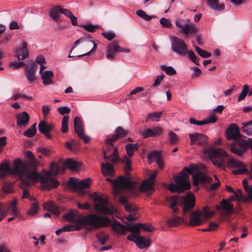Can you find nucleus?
Masks as SVG:
<instances>
[{
  "label": "nucleus",
  "instance_id": "obj_47",
  "mask_svg": "<svg viewBox=\"0 0 252 252\" xmlns=\"http://www.w3.org/2000/svg\"><path fill=\"white\" fill-rule=\"evenodd\" d=\"M122 161L125 164V172L126 174H128L129 171L131 170V160L127 156H125L122 158Z\"/></svg>",
  "mask_w": 252,
  "mask_h": 252
},
{
  "label": "nucleus",
  "instance_id": "obj_32",
  "mask_svg": "<svg viewBox=\"0 0 252 252\" xmlns=\"http://www.w3.org/2000/svg\"><path fill=\"white\" fill-rule=\"evenodd\" d=\"M80 229L79 226L77 225H71V224H66L63 226L61 228L57 229L55 233L57 235H59L61 234V233L66 231H77Z\"/></svg>",
  "mask_w": 252,
  "mask_h": 252
},
{
  "label": "nucleus",
  "instance_id": "obj_3",
  "mask_svg": "<svg viewBox=\"0 0 252 252\" xmlns=\"http://www.w3.org/2000/svg\"><path fill=\"white\" fill-rule=\"evenodd\" d=\"M192 169L184 167L178 175L174 177L175 184L172 183L168 187L171 192L181 193L190 189V185L189 175L191 174Z\"/></svg>",
  "mask_w": 252,
  "mask_h": 252
},
{
  "label": "nucleus",
  "instance_id": "obj_4",
  "mask_svg": "<svg viewBox=\"0 0 252 252\" xmlns=\"http://www.w3.org/2000/svg\"><path fill=\"white\" fill-rule=\"evenodd\" d=\"M90 197L95 202L94 209L98 212L105 215L113 213V207L107 198L102 197L96 192L91 194Z\"/></svg>",
  "mask_w": 252,
  "mask_h": 252
},
{
  "label": "nucleus",
  "instance_id": "obj_8",
  "mask_svg": "<svg viewBox=\"0 0 252 252\" xmlns=\"http://www.w3.org/2000/svg\"><path fill=\"white\" fill-rule=\"evenodd\" d=\"M249 147V139L247 141L241 138H236L230 146L231 152L238 156L242 155Z\"/></svg>",
  "mask_w": 252,
  "mask_h": 252
},
{
  "label": "nucleus",
  "instance_id": "obj_53",
  "mask_svg": "<svg viewBox=\"0 0 252 252\" xmlns=\"http://www.w3.org/2000/svg\"><path fill=\"white\" fill-rule=\"evenodd\" d=\"M208 137L200 133L199 135L197 144L200 146H206L208 145Z\"/></svg>",
  "mask_w": 252,
  "mask_h": 252
},
{
  "label": "nucleus",
  "instance_id": "obj_42",
  "mask_svg": "<svg viewBox=\"0 0 252 252\" xmlns=\"http://www.w3.org/2000/svg\"><path fill=\"white\" fill-rule=\"evenodd\" d=\"M10 167L9 163L3 161L0 164V178L3 177L9 171Z\"/></svg>",
  "mask_w": 252,
  "mask_h": 252
},
{
  "label": "nucleus",
  "instance_id": "obj_61",
  "mask_svg": "<svg viewBox=\"0 0 252 252\" xmlns=\"http://www.w3.org/2000/svg\"><path fill=\"white\" fill-rule=\"evenodd\" d=\"M25 65V63L23 62L9 63V66L13 69H18Z\"/></svg>",
  "mask_w": 252,
  "mask_h": 252
},
{
  "label": "nucleus",
  "instance_id": "obj_62",
  "mask_svg": "<svg viewBox=\"0 0 252 252\" xmlns=\"http://www.w3.org/2000/svg\"><path fill=\"white\" fill-rule=\"evenodd\" d=\"M38 211V205L37 203H34L32 204L28 213L29 215L33 216L36 214Z\"/></svg>",
  "mask_w": 252,
  "mask_h": 252
},
{
  "label": "nucleus",
  "instance_id": "obj_31",
  "mask_svg": "<svg viewBox=\"0 0 252 252\" xmlns=\"http://www.w3.org/2000/svg\"><path fill=\"white\" fill-rule=\"evenodd\" d=\"M101 170L104 176H114V169L110 163H101Z\"/></svg>",
  "mask_w": 252,
  "mask_h": 252
},
{
  "label": "nucleus",
  "instance_id": "obj_30",
  "mask_svg": "<svg viewBox=\"0 0 252 252\" xmlns=\"http://www.w3.org/2000/svg\"><path fill=\"white\" fill-rule=\"evenodd\" d=\"M43 208L45 210L51 212L57 217L60 214V211L53 202L50 201L45 203L43 205Z\"/></svg>",
  "mask_w": 252,
  "mask_h": 252
},
{
  "label": "nucleus",
  "instance_id": "obj_7",
  "mask_svg": "<svg viewBox=\"0 0 252 252\" xmlns=\"http://www.w3.org/2000/svg\"><path fill=\"white\" fill-rule=\"evenodd\" d=\"M91 182L90 178H87L85 180L79 181L77 178L71 177L69 179L68 185L75 191L84 194L83 189L90 188Z\"/></svg>",
  "mask_w": 252,
  "mask_h": 252
},
{
  "label": "nucleus",
  "instance_id": "obj_20",
  "mask_svg": "<svg viewBox=\"0 0 252 252\" xmlns=\"http://www.w3.org/2000/svg\"><path fill=\"white\" fill-rule=\"evenodd\" d=\"M193 184L194 186H197L199 183H209L212 181V179L200 171H198L192 175Z\"/></svg>",
  "mask_w": 252,
  "mask_h": 252
},
{
  "label": "nucleus",
  "instance_id": "obj_34",
  "mask_svg": "<svg viewBox=\"0 0 252 252\" xmlns=\"http://www.w3.org/2000/svg\"><path fill=\"white\" fill-rule=\"evenodd\" d=\"M220 204L222 208L225 210L224 215L228 216L230 214L233 213V206L226 201L224 199L220 202Z\"/></svg>",
  "mask_w": 252,
  "mask_h": 252
},
{
  "label": "nucleus",
  "instance_id": "obj_60",
  "mask_svg": "<svg viewBox=\"0 0 252 252\" xmlns=\"http://www.w3.org/2000/svg\"><path fill=\"white\" fill-rule=\"evenodd\" d=\"M10 210V205L9 204L0 203V213L5 214L7 215Z\"/></svg>",
  "mask_w": 252,
  "mask_h": 252
},
{
  "label": "nucleus",
  "instance_id": "obj_16",
  "mask_svg": "<svg viewBox=\"0 0 252 252\" xmlns=\"http://www.w3.org/2000/svg\"><path fill=\"white\" fill-rule=\"evenodd\" d=\"M227 165L230 167L238 168L233 171L234 174H244L247 172L245 165L240 161L234 158H229L227 161Z\"/></svg>",
  "mask_w": 252,
  "mask_h": 252
},
{
  "label": "nucleus",
  "instance_id": "obj_52",
  "mask_svg": "<svg viewBox=\"0 0 252 252\" xmlns=\"http://www.w3.org/2000/svg\"><path fill=\"white\" fill-rule=\"evenodd\" d=\"M188 54L189 58L191 62H193L196 65H199L200 64L199 58L195 55L192 51H188Z\"/></svg>",
  "mask_w": 252,
  "mask_h": 252
},
{
  "label": "nucleus",
  "instance_id": "obj_51",
  "mask_svg": "<svg viewBox=\"0 0 252 252\" xmlns=\"http://www.w3.org/2000/svg\"><path fill=\"white\" fill-rule=\"evenodd\" d=\"M194 47L198 54L202 58H207L211 56V54L210 53L203 50L197 46H194Z\"/></svg>",
  "mask_w": 252,
  "mask_h": 252
},
{
  "label": "nucleus",
  "instance_id": "obj_25",
  "mask_svg": "<svg viewBox=\"0 0 252 252\" xmlns=\"http://www.w3.org/2000/svg\"><path fill=\"white\" fill-rule=\"evenodd\" d=\"M16 118L17 125L19 126H26L29 122L30 116L27 112H23L18 114Z\"/></svg>",
  "mask_w": 252,
  "mask_h": 252
},
{
  "label": "nucleus",
  "instance_id": "obj_45",
  "mask_svg": "<svg viewBox=\"0 0 252 252\" xmlns=\"http://www.w3.org/2000/svg\"><path fill=\"white\" fill-rule=\"evenodd\" d=\"M36 131V124L35 123L32 125L29 129L24 131L23 134L28 137H32L35 134Z\"/></svg>",
  "mask_w": 252,
  "mask_h": 252
},
{
  "label": "nucleus",
  "instance_id": "obj_27",
  "mask_svg": "<svg viewBox=\"0 0 252 252\" xmlns=\"http://www.w3.org/2000/svg\"><path fill=\"white\" fill-rule=\"evenodd\" d=\"M179 197H180L178 195L173 196L170 198L169 200L170 203L169 207L172 209V214H178L179 212V209L176 207L177 205H181V203H180L179 201Z\"/></svg>",
  "mask_w": 252,
  "mask_h": 252
},
{
  "label": "nucleus",
  "instance_id": "obj_50",
  "mask_svg": "<svg viewBox=\"0 0 252 252\" xmlns=\"http://www.w3.org/2000/svg\"><path fill=\"white\" fill-rule=\"evenodd\" d=\"M179 139L178 135L172 131L168 132V140L170 144H175Z\"/></svg>",
  "mask_w": 252,
  "mask_h": 252
},
{
  "label": "nucleus",
  "instance_id": "obj_48",
  "mask_svg": "<svg viewBox=\"0 0 252 252\" xmlns=\"http://www.w3.org/2000/svg\"><path fill=\"white\" fill-rule=\"evenodd\" d=\"M162 113V112L149 113L147 116V121L151 119L154 121L158 122Z\"/></svg>",
  "mask_w": 252,
  "mask_h": 252
},
{
  "label": "nucleus",
  "instance_id": "obj_9",
  "mask_svg": "<svg viewBox=\"0 0 252 252\" xmlns=\"http://www.w3.org/2000/svg\"><path fill=\"white\" fill-rule=\"evenodd\" d=\"M171 39L172 41L171 49L173 52L180 56H184L188 54L187 45L183 39L175 36H173L171 37Z\"/></svg>",
  "mask_w": 252,
  "mask_h": 252
},
{
  "label": "nucleus",
  "instance_id": "obj_15",
  "mask_svg": "<svg viewBox=\"0 0 252 252\" xmlns=\"http://www.w3.org/2000/svg\"><path fill=\"white\" fill-rule=\"evenodd\" d=\"M115 134L113 135L111 137L106 139V142L108 144L109 147H113V142L117 141L121 137H124L126 136L128 131L127 129L124 128L123 127H117L115 129Z\"/></svg>",
  "mask_w": 252,
  "mask_h": 252
},
{
  "label": "nucleus",
  "instance_id": "obj_1",
  "mask_svg": "<svg viewBox=\"0 0 252 252\" xmlns=\"http://www.w3.org/2000/svg\"><path fill=\"white\" fill-rule=\"evenodd\" d=\"M25 156L29 159V161L22 162L20 158L15 159L13 162L14 166L10 171L12 175L18 177L22 182L21 188L30 186L37 182H39L42 188L45 190H50L59 185V182L55 178L59 171L57 164L52 162L51 170L42 175L37 172L36 166L38 162L32 152L27 151Z\"/></svg>",
  "mask_w": 252,
  "mask_h": 252
},
{
  "label": "nucleus",
  "instance_id": "obj_64",
  "mask_svg": "<svg viewBox=\"0 0 252 252\" xmlns=\"http://www.w3.org/2000/svg\"><path fill=\"white\" fill-rule=\"evenodd\" d=\"M101 35L109 41L112 40L115 37V34L112 32H102Z\"/></svg>",
  "mask_w": 252,
  "mask_h": 252
},
{
  "label": "nucleus",
  "instance_id": "obj_19",
  "mask_svg": "<svg viewBox=\"0 0 252 252\" xmlns=\"http://www.w3.org/2000/svg\"><path fill=\"white\" fill-rule=\"evenodd\" d=\"M36 71V65L32 63L27 65L25 68V76L30 83H33L36 80L35 72Z\"/></svg>",
  "mask_w": 252,
  "mask_h": 252
},
{
  "label": "nucleus",
  "instance_id": "obj_28",
  "mask_svg": "<svg viewBox=\"0 0 252 252\" xmlns=\"http://www.w3.org/2000/svg\"><path fill=\"white\" fill-rule=\"evenodd\" d=\"M135 244L139 249H143L150 246L151 240L148 237L144 238L143 236H139L136 239Z\"/></svg>",
  "mask_w": 252,
  "mask_h": 252
},
{
  "label": "nucleus",
  "instance_id": "obj_2",
  "mask_svg": "<svg viewBox=\"0 0 252 252\" xmlns=\"http://www.w3.org/2000/svg\"><path fill=\"white\" fill-rule=\"evenodd\" d=\"M79 213L75 210H71L63 216V219L69 222H75L79 226H89V230L91 231L99 228L108 226L111 222V220L106 217L95 214L88 215L84 217L76 218Z\"/></svg>",
  "mask_w": 252,
  "mask_h": 252
},
{
  "label": "nucleus",
  "instance_id": "obj_38",
  "mask_svg": "<svg viewBox=\"0 0 252 252\" xmlns=\"http://www.w3.org/2000/svg\"><path fill=\"white\" fill-rule=\"evenodd\" d=\"M173 217L167 220V224L169 227L176 226L177 225L183 223L184 220L182 218L180 217H176L175 214H173Z\"/></svg>",
  "mask_w": 252,
  "mask_h": 252
},
{
  "label": "nucleus",
  "instance_id": "obj_54",
  "mask_svg": "<svg viewBox=\"0 0 252 252\" xmlns=\"http://www.w3.org/2000/svg\"><path fill=\"white\" fill-rule=\"evenodd\" d=\"M140 134L143 138H146L149 137H154L153 129L148 128L141 131Z\"/></svg>",
  "mask_w": 252,
  "mask_h": 252
},
{
  "label": "nucleus",
  "instance_id": "obj_46",
  "mask_svg": "<svg viewBox=\"0 0 252 252\" xmlns=\"http://www.w3.org/2000/svg\"><path fill=\"white\" fill-rule=\"evenodd\" d=\"M69 120V117L68 115H65L63 117L62 122L61 131L63 133H66L68 131V123Z\"/></svg>",
  "mask_w": 252,
  "mask_h": 252
},
{
  "label": "nucleus",
  "instance_id": "obj_18",
  "mask_svg": "<svg viewBox=\"0 0 252 252\" xmlns=\"http://www.w3.org/2000/svg\"><path fill=\"white\" fill-rule=\"evenodd\" d=\"M55 126L52 123L48 124L45 121H41L38 125V128L40 133L44 134L48 139H52L50 132L53 131Z\"/></svg>",
  "mask_w": 252,
  "mask_h": 252
},
{
  "label": "nucleus",
  "instance_id": "obj_44",
  "mask_svg": "<svg viewBox=\"0 0 252 252\" xmlns=\"http://www.w3.org/2000/svg\"><path fill=\"white\" fill-rule=\"evenodd\" d=\"M249 86L248 85L246 84L243 86L242 91L240 93L238 97V101H241L243 100H244L247 95L248 94L249 95Z\"/></svg>",
  "mask_w": 252,
  "mask_h": 252
},
{
  "label": "nucleus",
  "instance_id": "obj_29",
  "mask_svg": "<svg viewBox=\"0 0 252 252\" xmlns=\"http://www.w3.org/2000/svg\"><path fill=\"white\" fill-rule=\"evenodd\" d=\"M66 168L73 171L77 170L81 166V163L71 158H67L64 162Z\"/></svg>",
  "mask_w": 252,
  "mask_h": 252
},
{
  "label": "nucleus",
  "instance_id": "obj_12",
  "mask_svg": "<svg viewBox=\"0 0 252 252\" xmlns=\"http://www.w3.org/2000/svg\"><path fill=\"white\" fill-rule=\"evenodd\" d=\"M107 145V149L103 150V158L105 160H110L112 163L116 164L120 160L118 156V151L117 147L114 148L109 147L108 144L105 142Z\"/></svg>",
  "mask_w": 252,
  "mask_h": 252
},
{
  "label": "nucleus",
  "instance_id": "obj_24",
  "mask_svg": "<svg viewBox=\"0 0 252 252\" xmlns=\"http://www.w3.org/2000/svg\"><path fill=\"white\" fill-rule=\"evenodd\" d=\"M147 158L149 160L155 159L156 162L159 168H161L163 166V160L160 156V152L154 151L148 154Z\"/></svg>",
  "mask_w": 252,
  "mask_h": 252
},
{
  "label": "nucleus",
  "instance_id": "obj_56",
  "mask_svg": "<svg viewBox=\"0 0 252 252\" xmlns=\"http://www.w3.org/2000/svg\"><path fill=\"white\" fill-rule=\"evenodd\" d=\"M234 196L235 198V200L237 201H242L246 202H249V201H246L244 199L245 197H243L242 195V190L238 189L236 191H234Z\"/></svg>",
  "mask_w": 252,
  "mask_h": 252
},
{
  "label": "nucleus",
  "instance_id": "obj_17",
  "mask_svg": "<svg viewBox=\"0 0 252 252\" xmlns=\"http://www.w3.org/2000/svg\"><path fill=\"white\" fill-rule=\"evenodd\" d=\"M122 48L116 42H113L110 43L106 47V57L107 59L111 61L116 60L115 54L121 52Z\"/></svg>",
  "mask_w": 252,
  "mask_h": 252
},
{
  "label": "nucleus",
  "instance_id": "obj_6",
  "mask_svg": "<svg viewBox=\"0 0 252 252\" xmlns=\"http://www.w3.org/2000/svg\"><path fill=\"white\" fill-rule=\"evenodd\" d=\"M106 180L112 183L114 186L113 193L116 196L119 194L121 189H132L136 184L135 182L132 181L130 178L123 176H119L115 180L106 178Z\"/></svg>",
  "mask_w": 252,
  "mask_h": 252
},
{
  "label": "nucleus",
  "instance_id": "obj_49",
  "mask_svg": "<svg viewBox=\"0 0 252 252\" xmlns=\"http://www.w3.org/2000/svg\"><path fill=\"white\" fill-rule=\"evenodd\" d=\"M160 68L168 75L172 76L176 73V70L171 66H167L165 65H161Z\"/></svg>",
  "mask_w": 252,
  "mask_h": 252
},
{
  "label": "nucleus",
  "instance_id": "obj_36",
  "mask_svg": "<svg viewBox=\"0 0 252 252\" xmlns=\"http://www.w3.org/2000/svg\"><path fill=\"white\" fill-rule=\"evenodd\" d=\"M59 12L61 13L60 5H58L51 9L50 13V17L57 23H59L61 21Z\"/></svg>",
  "mask_w": 252,
  "mask_h": 252
},
{
  "label": "nucleus",
  "instance_id": "obj_58",
  "mask_svg": "<svg viewBox=\"0 0 252 252\" xmlns=\"http://www.w3.org/2000/svg\"><path fill=\"white\" fill-rule=\"evenodd\" d=\"M214 212L210 211L208 207H204L203 209V215L205 219H207L212 218L214 216Z\"/></svg>",
  "mask_w": 252,
  "mask_h": 252
},
{
  "label": "nucleus",
  "instance_id": "obj_23",
  "mask_svg": "<svg viewBox=\"0 0 252 252\" xmlns=\"http://www.w3.org/2000/svg\"><path fill=\"white\" fill-rule=\"evenodd\" d=\"M128 225H132V223H127L126 225H125L115 222L112 224L111 227L118 235H124L127 230L129 231Z\"/></svg>",
  "mask_w": 252,
  "mask_h": 252
},
{
  "label": "nucleus",
  "instance_id": "obj_63",
  "mask_svg": "<svg viewBox=\"0 0 252 252\" xmlns=\"http://www.w3.org/2000/svg\"><path fill=\"white\" fill-rule=\"evenodd\" d=\"M164 77V75L163 73H161L159 75H158L156 78L154 84L152 85L153 88H156L159 85L161 81L163 80Z\"/></svg>",
  "mask_w": 252,
  "mask_h": 252
},
{
  "label": "nucleus",
  "instance_id": "obj_11",
  "mask_svg": "<svg viewBox=\"0 0 252 252\" xmlns=\"http://www.w3.org/2000/svg\"><path fill=\"white\" fill-rule=\"evenodd\" d=\"M183 203V214L189 213L195 206V197L192 193H188L185 197H181Z\"/></svg>",
  "mask_w": 252,
  "mask_h": 252
},
{
  "label": "nucleus",
  "instance_id": "obj_43",
  "mask_svg": "<svg viewBox=\"0 0 252 252\" xmlns=\"http://www.w3.org/2000/svg\"><path fill=\"white\" fill-rule=\"evenodd\" d=\"M136 14L140 18L146 21H149L153 18H157L156 16L149 15L142 10H138L136 12Z\"/></svg>",
  "mask_w": 252,
  "mask_h": 252
},
{
  "label": "nucleus",
  "instance_id": "obj_41",
  "mask_svg": "<svg viewBox=\"0 0 252 252\" xmlns=\"http://www.w3.org/2000/svg\"><path fill=\"white\" fill-rule=\"evenodd\" d=\"M242 130L247 135L252 136V120L248 122L243 123Z\"/></svg>",
  "mask_w": 252,
  "mask_h": 252
},
{
  "label": "nucleus",
  "instance_id": "obj_21",
  "mask_svg": "<svg viewBox=\"0 0 252 252\" xmlns=\"http://www.w3.org/2000/svg\"><path fill=\"white\" fill-rule=\"evenodd\" d=\"M227 140L236 139L240 135V130L237 125L230 124L225 131Z\"/></svg>",
  "mask_w": 252,
  "mask_h": 252
},
{
  "label": "nucleus",
  "instance_id": "obj_26",
  "mask_svg": "<svg viewBox=\"0 0 252 252\" xmlns=\"http://www.w3.org/2000/svg\"><path fill=\"white\" fill-rule=\"evenodd\" d=\"M41 75V78L42 80V83L45 86L51 85L53 84V78L54 74L52 71H45Z\"/></svg>",
  "mask_w": 252,
  "mask_h": 252
},
{
  "label": "nucleus",
  "instance_id": "obj_35",
  "mask_svg": "<svg viewBox=\"0 0 252 252\" xmlns=\"http://www.w3.org/2000/svg\"><path fill=\"white\" fill-rule=\"evenodd\" d=\"M243 185L244 189L248 192V195L245 196L244 200L246 201H252V185L249 187L247 179H244L243 181Z\"/></svg>",
  "mask_w": 252,
  "mask_h": 252
},
{
  "label": "nucleus",
  "instance_id": "obj_59",
  "mask_svg": "<svg viewBox=\"0 0 252 252\" xmlns=\"http://www.w3.org/2000/svg\"><path fill=\"white\" fill-rule=\"evenodd\" d=\"M82 27H83L87 31L92 32H95L97 29L99 28V26L93 25L91 24L83 25H82Z\"/></svg>",
  "mask_w": 252,
  "mask_h": 252
},
{
  "label": "nucleus",
  "instance_id": "obj_39",
  "mask_svg": "<svg viewBox=\"0 0 252 252\" xmlns=\"http://www.w3.org/2000/svg\"><path fill=\"white\" fill-rule=\"evenodd\" d=\"M28 54L27 44L26 42H23V47L20 50V54H19L18 52H17L16 53V57L19 60H24L28 57Z\"/></svg>",
  "mask_w": 252,
  "mask_h": 252
},
{
  "label": "nucleus",
  "instance_id": "obj_33",
  "mask_svg": "<svg viewBox=\"0 0 252 252\" xmlns=\"http://www.w3.org/2000/svg\"><path fill=\"white\" fill-rule=\"evenodd\" d=\"M218 0H207V3L209 7L215 11H220L224 9V5L223 3H218Z\"/></svg>",
  "mask_w": 252,
  "mask_h": 252
},
{
  "label": "nucleus",
  "instance_id": "obj_10",
  "mask_svg": "<svg viewBox=\"0 0 252 252\" xmlns=\"http://www.w3.org/2000/svg\"><path fill=\"white\" fill-rule=\"evenodd\" d=\"M175 24L177 27L181 29V32L185 35H188L189 33L194 34L198 31V28L195 25L191 24L189 19H177Z\"/></svg>",
  "mask_w": 252,
  "mask_h": 252
},
{
  "label": "nucleus",
  "instance_id": "obj_37",
  "mask_svg": "<svg viewBox=\"0 0 252 252\" xmlns=\"http://www.w3.org/2000/svg\"><path fill=\"white\" fill-rule=\"evenodd\" d=\"M138 148L139 146L137 143H128L126 145L125 149L128 157H132L133 155L134 152L138 150Z\"/></svg>",
  "mask_w": 252,
  "mask_h": 252
},
{
  "label": "nucleus",
  "instance_id": "obj_40",
  "mask_svg": "<svg viewBox=\"0 0 252 252\" xmlns=\"http://www.w3.org/2000/svg\"><path fill=\"white\" fill-rule=\"evenodd\" d=\"M150 180L146 179L142 181L140 185L141 190L144 191H150L153 189L154 182H151Z\"/></svg>",
  "mask_w": 252,
  "mask_h": 252
},
{
  "label": "nucleus",
  "instance_id": "obj_22",
  "mask_svg": "<svg viewBox=\"0 0 252 252\" xmlns=\"http://www.w3.org/2000/svg\"><path fill=\"white\" fill-rule=\"evenodd\" d=\"M202 213L198 211L193 212L190 214V220L188 223V225L191 226H196L201 225L205 222V220L201 219Z\"/></svg>",
  "mask_w": 252,
  "mask_h": 252
},
{
  "label": "nucleus",
  "instance_id": "obj_55",
  "mask_svg": "<svg viewBox=\"0 0 252 252\" xmlns=\"http://www.w3.org/2000/svg\"><path fill=\"white\" fill-rule=\"evenodd\" d=\"M96 237L101 245H104L105 242L108 239L109 236L107 234L99 232L96 235Z\"/></svg>",
  "mask_w": 252,
  "mask_h": 252
},
{
  "label": "nucleus",
  "instance_id": "obj_14",
  "mask_svg": "<svg viewBox=\"0 0 252 252\" xmlns=\"http://www.w3.org/2000/svg\"><path fill=\"white\" fill-rule=\"evenodd\" d=\"M129 231L132 233L139 234L141 230L143 231L153 232L155 228L150 224L138 223L128 225Z\"/></svg>",
  "mask_w": 252,
  "mask_h": 252
},
{
  "label": "nucleus",
  "instance_id": "obj_57",
  "mask_svg": "<svg viewBox=\"0 0 252 252\" xmlns=\"http://www.w3.org/2000/svg\"><path fill=\"white\" fill-rule=\"evenodd\" d=\"M217 120V118L213 113H212L206 119L203 120L204 125L207 124H211L215 123Z\"/></svg>",
  "mask_w": 252,
  "mask_h": 252
},
{
  "label": "nucleus",
  "instance_id": "obj_13",
  "mask_svg": "<svg viewBox=\"0 0 252 252\" xmlns=\"http://www.w3.org/2000/svg\"><path fill=\"white\" fill-rule=\"evenodd\" d=\"M73 123L74 130L78 136L80 138L83 140L85 143H88L90 140V138L85 134L80 118L78 117H75L74 118Z\"/></svg>",
  "mask_w": 252,
  "mask_h": 252
},
{
  "label": "nucleus",
  "instance_id": "obj_5",
  "mask_svg": "<svg viewBox=\"0 0 252 252\" xmlns=\"http://www.w3.org/2000/svg\"><path fill=\"white\" fill-rule=\"evenodd\" d=\"M204 153L207 154L209 159L213 164L220 167L223 165L228 155L227 153L221 148H204Z\"/></svg>",
  "mask_w": 252,
  "mask_h": 252
}]
</instances>
